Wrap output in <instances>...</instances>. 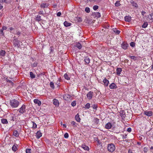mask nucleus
<instances>
[{
  "mask_svg": "<svg viewBox=\"0 0 153 153\" xmlns=\"http://www.w3.org/2000/svg\"><path fill=\"white\" fill-rule=\"evenodd\" d=\"M71 105L73 106H74L76 105V101H74L71 103Z\"/></svg>",
  "mask_w": 153,
  "mask_h": 153,
  "instance_id": "de8ad7c7",
  "label": "nucleus"
},
{
  "mask_svg": "<svg viewBox=\"0 0 153 153\" xmlns=\"http://www.w3.org/2000/svg\"><path fill=\"white\" fill-rule=\"evenodd\" d=\"M120 5L121 4L120 3V1H117L115 3V5L116 7H118L120 6Z\"/></svg>",
  "mask_w": 153,
  "mask_h": 153,
  "instance_id": "f704fd0d",
  "label": "nucleus"
},
{
  "mask_svg": "<svg viewBox=\"0 0 153 153\" xmlns=\"http://www.w3.org/2000/svg\"><path fill=\"white\" fill-rule=\"evenodd\" d=\"M64 137L65 138H68L69 137V135L68 133H66L64 134Z\"/></svg>",
  "mask_w": 153,
  "mask_h": 153,
  "instance_id": "37998d69",
  "label": "nucleus"
},
{
  "mask_svg": "<svg viewBox=\"0 0 153 153\" xmlns=\"http://www.w3.org/2000/svg\"><path fill=\"white\" fill-rule=\"evenodd\" d=\"M21 34V33L20 32H18L16 33V34L18 35H20Z\"/></svg>",
  "mask_w": 153,
  "mask_h": 153,
  "instance_id": "0e129e2a",
  "label": "nucleus"
},
{
  "mask_svg": "<svg viewBox=\"0 0 153 153\" xmlns=\"http://www.w3.org/2000/svg\"><path fill=\"white\" fill-rule=\"evenodd\" d=\"M144 114L150 117L152 115V112L151 111H146L144 112Z\"/></svg>",
  "mask_w": 153,
  "mask_h": 153,
  "instance_id": "0eeeda50",
  "label": "nucleus"
},
{
  "mask_svg": "<svg viewBox=\"0 0 153 153\" xmlns=\"http://www.w3.org/2000/svg\"><path fill=\"white\" fill-rule=\"evenodd\" d=\"M103 82L104 85L105 86V87L107 86L108 85V84L109 83V81L108 80L106 79L105 78L103 80Z\"/></svg>",
  "mask_w": 153,
  "mask_h": 153,
  "instance_id": "6e6552de",
  "label": "nucleus"
},
{
  "mask_svg": "<svg viewBox=\"0 0 153 153\" xmlns=\"http://www.w3.org/2000/svg\"><path fill=\"white\" fill-rule=\"evenodd\" d=\"M6 81L7 82L10 83L12 85H13V82L11 80L7 79H6Z\"/></svg>",
  "mask_w": 153,
  "mask_h": 153,
  "instance_id": "79ce46f5",
  "label": "nucleus"
},
{
  "mask_svg": "<svg viewBox=\"0 0 153 153\" xmlns=\"http://www.w3.org/2000/svg\"><path fill=\"white\" fill-rule=\"evenodd\" d=\"M13 134L16 137H18L19 135V134L17 130H14L13 131Z\"/></svg>",
  "mask_w": 153,
  "mask_h": 153,
  "instance_id": "4be33fe9",
  "label": "nucleus"
},
{
  "mask_svg": "<svg viewBox=\"0 0 153 153\" xmlns=\"http://www.w3.org/2000/svg\"><path fill=\"white\" fill-rule=\"evenodd\" d=\"M13 44L15 47L18 46L19 47V45L18 39H15L13 40Z\"/></svg>",
  "mask_w": 153,
  "mask_h": 153,
  "instance_id": "f8f14e48",
  "label": "nucleus"
},
{
  "mask_svg": "<svg viewBox=\"0 0 153 153\" xmlns=\"http://www.w3.org/2000/svg\"><path fill=\"white\" fill-rule=\"evenodd\" d=\"M6 53L5 51L4 50H1L0 52V55L2 56H4Z\"/></svg>",
  "mask_w": 153,
  "mask_h": 153,
  "instance_id": "a878e982",
  "label": "nucleus"
},
{
  "mask_svg": "<svg viewBox=\"0 0 153 153\" xmlns=\"http://www.w3.org/2000/svg\"><path fill=\"white\" fill-rule=\"evenodd\" d=\"M85 11L87 13H89L90 12V9L89 7H86L85 8Z\"/></svg>",
  "mask_w": 153,
  "mask_h": 153,
  "instance_id": "a19ab883",
  "label": "nucleus"
},
{
  "mask_svg": "<svg viewBox=\"0 0 153 153\" xmlns=\"http://www.w3.org/2000/svg\"><path fill=\"white\" fill-rule=\"evenodd\" d=\"M93 93V92L90 91L87 94V97L89 100L91 99L92 97Z\"/></svg>",
  "mask_w": 153,
  "mask_h": 153,
  "instance_id": "423d86ee",
  "label": "nucleus"
},
{
  "mask_svg": "<svg viewBox=\"0 0 153 153\" xmlns=\"http://www.w3.org/2000/svg\"><path fill=\"white\" fill-rule=\"evenodd\" d=\"M107 149L109 151L112 152L114 151L115 148L114 145L113 144L111 143L108 145Z\"/></svg>",
  "mask_w": 153,
  "mask_h": 153,
  "instance_id": "f03ea898",
  "label": "nucleus"
},
{
  "mask_svg": "<svg viewBox=\"0 0 153 153\" xmlns=\"http://www.w3.org/2000/svg\"><path fill=\"white\" fill-rule=\"evenodd\" d=\"M49 5L48 4L45 3H43L41 4L40 5V7L42 8H45L46 7H47Z\"/></svg>",
  "mask_w": 153,
  "mask_h": 153,
  "instance_id": "aec40b11",
  "label": "nucleus"
},
{
  "mask_svg": "<svg viewBox=\"0 0 153 153\" xmlns=\"http://www.w3.org/2000/svg\"><path fill=\"white\" fill-rule=\"evenodd\" d=\"M93 8L94 10H96L98 8V6L97 5H94V6Z\"/></svg>",
  "mask_w": 153,
  "mask_h": 153,
  "instance_id": "c03bdc74",
  "label": "nucleus"
},
{
  "mask_svg": "<svg viewBox=\"0 0 153 153\" xmlns=\"http://www.w3.org/2000/svg\"><path fill=\"white\" fill-rule=\"evenodd\" d=\"M11 118H12V119H11V120H13V121H14V117L13 116H11Z\"/></svg>",
  "mask_w": 153,
  "mask_h": 153,
  "instance_id": "774afa93",
  "label": "nucleus"
},
{
  "mask_svg": "<svg viewBox=\"0 0 153 153\" xmlns=\"http://www.w3.org/2000/svg\"><path fill=\"white\" fill-rule=\"evenodd\" d=\"M50 85L52 89H54L55 88L54 83L53 82H50Z\"/></svg>",
  "mask_w": 153,
  "mask_h": 153,
  "instance_id": "473e14b6",
  "label": "nucleus"
},
{
  "mask_svg": "<svg viewBox=\"0 0 153 153\" xmlns=\"http://www.w3.org/2000/svg\"><path fill=\"white\" fill-rule=\"evenodd\" d=\"M61 15V13L60 12H58L57 14V16H59Z\"/></svg>",
  "mask_w": 153,
  "mask_h": 153,
  "instance_id": "4d7b16f0",
  "label": "nucleus"
},
{
  "mask_svg": "<svg viewBox=\"0 0 153 153\" xmlns=\"http://www.w3.org/2000/svg\"><path fill=\"white\" fill-rule=\"evenodd\" d=\"M93 108H94V109H96L97 108V107L96 105H94L93 106Z\"/></svg>",
  "mask_w": 153,
  "mask_h": 153,
  "instance_id": "680f3d73",
  "label": "nucleus"
},
{
  "mask_svg": "<svg viewBox=\"0 0 153 153\" xmlns=\"http://www.w3.org/2000/svg\"><path fill=\"white\" fill-rule=\"evenodd\" d=\"M146 12L144 11H142V13H141V14H142V15L144 16L145 14L146 13Z\"/></svg>",
  "mask_w": 153,
  "mask_h": 153,
  "instance_id": "6e6d98bb",
  "label": "nucleus"
},
{
  "mask_svg": "<svg viewBox=\"0 0 153 153\" xmlns=\"http://www.w3.org/2000/svg\"><path fill=\"white\" fill-rule=\"evenodd\" d=\"M84 61L86 64H88L90 62V59L88 57H86L84 59Z\"/></svg>",
  "mask_w": 153,
  "mask_h": 153,
  "instance_id": "393cba45",
  "label": "nucleus"
},
{
  "mask_svg": "<svg viewBox=\"0 0 153 153\" xmlns=\"http://www.w3.org/2000/svg\"><path fill=\"white\" fill-rule=\"evenodd\" d=\"M26 105H23L18 110V111L21 114H23L26 112Z\"/></svg>",
  "mask_w": 153,
  "mask_h": 153,
  "instance_id": "7ed1b4c3",
  "label": "nucleus"
},
{
  "mask_svg": "<svg viewBox=\"0 0 153 153\" xmlns=\"http://www.w3.org/2000/svg\"><path fill=\"white\" fill-rule=\"evenodd\" d=\"M37 65V63H34L33 64L32 66L33 67H35Z\"/></svg>",
  "mask_w": 153,
  "mask_h": 153,
  "instance_id": "5fc2aeb1",
  "label": "nucleus"
},
{
  "mask_svg": "<svg viewBox=\"0 0 153 153\" xmlns=\"http://www.w3.org/2000/svg\"><path fill=\"white\" fill-rule=\"evenodd\" d=\"M64 77L65 78L68 80L70 79V78L69 76L66 73L64 75Z\"/></svg>",
  "mask_w": 153,
  "mask_h": 153,
  "instance_id": "c85d7f7f",
  "label": "nucleus"
},
{
  "mask_svg": "<svg viewBox=\"0 0 153 153\" xmlns=\"http://www.w3.org/2000/svg\"><path fill=\"white\" fill-rule=\"evenodd\" d=\"M42 136V134L40 131H37L36 133V137L37 139H39Z\"/></svg>",
  "mask_w": 153,
  "mask_h": 153,
  "instance_id": "4468645a",
  "label": "nucleus"
},
{
  "mask_svg": "<svg viewBox=\"0 0 153 153\" xmlns=\"http://www.w3.org/2000/svg\"><path fill=\"white\" fill-rule=\"evenodd\" d=\"M30 76L31 79H33L35 77L36 75L33 74V72H30Z\"/></svg>",
  "mask_w": 153,
  "mask_h": 153,
  "instance_id": "bb28decb",
  "label": "nucleus"
},
{
  "mask_svg": "<svg viewBox=\"0 0 153 153\" xmlns=\"http://www.w3.org/2000/svg\"><path fill=\"white\" fill-rule=\"evenodd\" d=\"M33 102L35 104H37L39 106H40L41 104V102L37 99H35L34 100Z\"/></svg>",
  "mask_w": 153,
  "mask_h": 153,
  "instance_id": "ddd939ff",
  "label": "nucleus"
},
{
  "mask_svg": "<svg viewBox=\"0 0 153 153\" xmlns=\"http://www.w3.org/2000/svg\"><path fill=\"white\" fill-rule=\"evenodd\" d=\"M126 137H127V135H125L124 136L123 135V136H122V138L123 139L126 138Z\"/></svg>",
  "mask_w": 153,
  "mask_h": 153,
  "instance_id": "052dcab7",
  "label": "nucleus"
},
{
  "mask_svg": "<svg viewBox=\"0 0 153 153\" xmlns=\"http://www.w3.org/2000/svg\"><path fill=\"white\" fill-rule=\"evenodd\" d=\"M147 149L146 147H144V151L145 152H146L147 151Z\"/></svg>",
  "mask_w": 153,
  "mask_h": 153,
  "instance_id": "bf43d9fd",
  "label": "nucleus"
},
{
  "mask_svg": "<svg viewBox=\"0 0 153 153\" xmlns=\"http://www.w3.org/2000/svg\"><path fill=\"white\" fill-rule=\"evenodd\" d=\"M38 13L39 15L43 14L44 15V14L43 11L42 10L38 12Z\"/></svg>",
  "mask_w": 153,
  "mask_h": 153,
  "instance_id": "8fccbe9b",
  "label": "nucleus"
},
{
  "mask_svg": "<svg viewBox=\"0 0 153 153\" xmlns=\"http://www.w3.org/2000/svg\"><path fill=\"white\" fill-rule=\"evenodd\" d=\"M3 7V6H2V5L0 4V10H1L2 9Z\"/></svg>",
  "mask_w": 153,
  "mask_h": 153,
  "instance_id": "69168bd1",
  "label": "nucleus"
},
{
  "mask_svg": "<svg viewBox=\"0 0 153 153\" xmlns=\"http://www.w3.org/2000/svg\"><path fill=\"white\" fill-rule=\"evenodd\" d=\"M71 24V23H68L67 21H65L64 23V25L66 27H68L70 26Z\"/></svg>",
  "mask_w": 153,
  "mask_h": 153,
  "instance_id": "412c9836",
  "label": "nucleus"
},
{
  "mask_svg": "<svg viewBox=\"0 0 153 153\" xmlns=\"http://www.w3.org/2000/svg\"><path fill=\"white\" fill-rule=\"evenodd\" d=\"M90 107V104L89 103H87L85 105V108L88 109Z\"/></svg>",
  "mask_w": 153,
  "mask_h": 153,
  "instance_id": "e433bc0d",
  "label": "nucleus"
},
{
  "mask_svg": "<svg viewBox=\"0 0 153 153\" xmlns=\"http://www.w3.org/2000/svg\"><path fill=\"white\" fill-rule=\"evenodd\" d=\"M1 32V35H4V33H3V30L2 29H1L0 30Z\"/></svg>",
  "mask_w": 153,
  "mask_h": 153,
  "instance_id": "603ef678",
  "label": "nucleus"
},
{
  "mask_svg": "<svg viewBox=\"0 0 153 153\" xmlns=\"http://www.w3.org/2000/svg\"><path fill=\"white\" fill-rule=\"evenodd\" d=\"M95 15L98 18H99L101 16V14L99 12H97L95 13Z\"/></svg>",
  "mask_w": 153,
  "mask_h": 153,
  "instance_id": "ea45409f",
  "label": "nucleus"
},
{
  "mask_svg": "<svg viewBox=\"0 0 153 153\" xmlns=\"http://www.w3.org/2000/svg\"><path fill=\"white\" fill-rule=\"evenodd\" d=\"M7 28L5 26H3L2 28V29L3 30H6Z\"/></svg>",
  "mask_w": 153,
  "mask_h": 153,
  "instance_id": "13d9d810",
  "label": "nucleus"
},
{
  "mask_svg": "<svg viewBox=\"0 0 153 153\" xmlns=\"http://www.w3.org/2000/svg\"><path fill=\"white\" fill-rule=\"evenodd\" d=\"M76 46L79 49H81L82 48L81 45L79 42L76 43Z\"/></svg>",
  "mask_w": 153,
  "mask_h": 153,
  "instance_id": "b1692460",
  "label": "nucleus"
},
{
  "mask_svg": "<svg viewBox=\"0 0 153 153\" xmlns=\"http://www.w3.org/2000/svg\"><path fill=\"white\" fill-rule=\"evenodd\" d=\"M60 80L59 79H58L57 82H56V83H55V84L57 85V86H59L60 85Z\"/></svg>",
  "mask_w": 153,
  "mask_h": 153,
  "instance_id": "a18cd8bd",
  "label": "nucleus"
},
{
  "mask_svg": "<svg viewBox=\"0 0 153 153\" xmlns=\"http://www.w3.org/2000/svg\"><path fill=\"white\" fill-rule=\"evenodd\" d=\"M32 122L33 124V128H37V125L33 121Z\"/></svg>",
  "mask_w": 153,
  "mask_h": 153,
  "instance_id": "58836bf2",
  "label": "nucleus"
},
{
  "mask_svg": "<svg viewBox=\"0 0 153 153\" xmlns=\"http://www.w3.org/2000/svg\"><path fill=\"white\" fill-rule=\"evenodd\" d=\"M63 127L64 128H66V126L65 124H63Z\"/></svg>",
  "mask_w": 153,
  "mask_h": 153,
  "instance_id": "338daca9",
  "label": "nucleus"
},
{
  "mask_svg": "<svg viewBox=\"0 0 153 153\" xmlns=\"http://www.w3.org/2000/svg\"><path fill=\"white\" fill-rule=\"evenodd\" d=\"M125 21L128 22H130L131 20V17L129 16H126L124 18Z\"/></svg>",
  "mask_w": 153,
  "mask_h": 153,
  "instance_id": "2eb2a0df",
  "label": "nucleus"
},
{
  "mask_svg": "<svg viewBox=\"0 0 153 153\" xmlns=\"http://www.w3.org/2000/svg\"><path fill=\"white\" fill-rule=\"evenodd\" d=\"M121 46L123 49L126 50L128 47V45L127 42H124L122 43Z\"/></svg>",
  "mask_w": 153,
  "mask_h": 153,
  "instance_id": "39448f33",
  "label": "nucleus"
},
{
  "mask_svg": "<svg viewBox=\"0 0 153 153\" xmlns=\"http://www.w3.org/2000/svg\"><path fill=\"white\" fill-rule=\"evenodd\" d=\"M148 25V24L147 22H145L143 23V25H142V27L143 28H145L147 27Z\"/></svg>",
  "mask_w": 153,
  "mask_h": 153,
  "instance_id": "c9c22d12",
  "label": "nucleus"
},
{
  "mask_svg": "<svg viewBox=\"0 0 153 153\" xmlns=\"http://www.w3.org/2000/svg\"><path fill=\"white\" fill-rule=\"evenodd\" d=\"M10 104L11 106L13 108H16L19 105V102L17 100L15 99H13L10 101Z\"/></svg>",
  "mask_w": 153,
  "mask_h": 153,
  "instance_id": "f257e3e1",
  "label": "nucleus"
},
{
  "mask_svg": "<svg viewBox=\"0 0 153 153\" xmlns=\"http://www.w3.org/2000/svg\"><path fill=\"white\" fill-rule=\"evenodd\" d=\"M128 153H133L131 149H129L128 151Z\"/></svg>",
  "mask_w": 153,
  "mask_h": 153,
  "instance_id": "e2e57ef3",
  "label": "nucleus"
},
{
  "mask_svg": "<svg viewBox=\"0 0 153 153\" xmlns=\"http://www.w3.org/2000/svg\"><path fill=\"white\" fill-rule=\"evenodd\" d=\"M71 124L72 126H73L74 127H76L77 126V124L74 121H72L71 122Z\"/></svg>",
  "mask_w": 153,
  "mask_h": 153,
  "instance_id": "72a5a7b5",
  "label": "nucleus"
},
{
  "mask_svg": "<svg viewBox=\"0 0 153 153\" xmlns=\"http://www.w3.org/2000/svg\"><path fill=\"white\" fill-rule=\"evenodd\" d=\"M133 6L136 7H138L137 4L135 3H134L133 4Z\"/></svg>",
  "mask_w": 153,
  "mask_h": 153,
  "instance_id": "864d4df0",
  "label": "nucleus"
},
{
  "mask_svg": "<svg viewBox=\"0 0 153 153\" xmlns=\"http://www.w3.org/2000/svg\"><path fill=\"white\" fill-rule=\"evenodd\" d=\"M130 45L132 47H134L135 46V44L134 42H131L130 43Z\"/></svg>",
  "mask_w": 153,
  "mask_h": 153,
  "instance_id": "49530a36",
  "label": "nucleus"
},
{
  "mask_svg": "<svg viewBox=\"0 0 153 153\" xmlns=\"http://www.w3.org/2000/svg\"><path fill=\"white\" fill-rule=\"evenodd\" d=\"M12 150L14 152H16L17 150V148L16 146L15 145H14L12 147Z\"/></svg>",
  "mask_w": 153,
  "mask_h": 153,
  "instance_id": "7c9ffc66",
  "label": "nucleus"
},
{
  "mask_svg": "<svg viewBox=\"0 0 153 153\" xmlns=\"http://www.w3.org/2000/svg\"><path fill=\"white\" fill-rule=\"evenodd\" d=\"M1 122L3 124H7L8 123L7 120L5 119H2L1 120Z\"/></svg>",
  "mask_w": 153,
  "mask_h": 153,
  "instance_id": "cd10ccee",
  "label": "nucleus"
},
{
  "mask_svg": "<svg viewBox=\"0 0 153 153\" xmlns=\"http://www.w3.org/2000/svg\"><path fill=\"white\" fill-rule=\"evenodd\" d=\"M130 58L131 59H133L134 61L136 60L137 59V57L134 56H130Z\"/></svg>",
  "mask_w": 153,
  "mask_h": 153,
  "instance_id": "4c0bfd02",
  "label": "nucleus"
},
{
  "mask_svg": "<svg viewBox=\"0 0 153 153\" xmlns=\"http://www.w3.org/2000/svg\"><path fill=\"white\" fill-rule=\"evenodd\" d=\"M30 150V149H27L26 150V153H31Z\"/></svg>",
  "mask_w": 153,
  "mask_h": 153,
  "instance_id": "09e8293b",
  "label": "nucleus"
},
{
  "mask_svg": "<svg viewBox=\"0 0 153 153\" xmlns=\"http://www.w3.org/2000/svg\"><path fill=\"white\" fill-rule=\"evenodd\" d=\"M148 17L149 19L153 21V12L149 15L148 16Z\"/></svg>",
  "mask_w": 153,
  "mask_h": 153,
  "instance_id": "2f4dec72",
  "label": "nucleus"
},
{
  "mask_svg": "<svg viewBox=\"0 0 153 153\" xmlns=\"http://www.w3.org/2000/svg\"><path fill=\"white\" fill-rule=\"evenodd\" d=\"M75 119L78 122H80L81 119L79 117V115L78 114H77L75 116Z\"/></svg>",
  "mask_w": 153,
  "mask_h": 153,
  "instance_id": "f3484780",
  "label": "nucleus"
},
{
  "mask_svg": "<svg viewBox=\"0 0 153 153\" xmlns=\"http://www.w3.org/2000/svg\"><path fill=\"white\" fill-rule=\"evenodd\" d=\"M82 147L85 150L88 151L89 150V147L84 144L82 145Z\"/></svg>",
  "mask_w": 153,
  "mask_h": 153,
  "instance_id": "a211bd4d",
  "label": "nucleus"
},
{
  "mask_svg": "<svg viewBox=\"0 0 153 153\" xmlns=\"http://www.w3.org/2000/svg\"><path fill=\"white\" fill-rule=\"evenodd\" d=\"M112 126L110 122H108L105 125V127L107 129H109L111 128Z\"/></svg>",
  "mask_w": 153,
  "mask_h": 153,
  "instance_id": "9b49d317",
  "label": "nucleus"
},
{
  "mask_svg": "<svg viewBox=\"0 0 153 153\" xmlns=\"http://www.w3.org/2000/svg\"><path fill=\"white\" fill-rule=\"evenodd\" d=\"M110 88L111 89H114L116 88H117V85L114 83H112L109 86Z\"/></svg>",
  "mask_w": 153,
  "mask_h": 153,
  "instance_id": "1a4fd4ad",
  "label": "nucleus"
},
{
  "mask_svg": "<svg viewBox=\"0 0 153 153\" xmlns=\"http://www.w3.org/2000/svg\"><path fill=\"white\" fill-rule=\"evenodd\" d=\"M53 104L56 106H59V104L58 100L56 99H54L53 100Z\"/></svg>",
  "mask_w": 153,
  "mask_h": 153,
  "instance_id": "9d476101",
  "label": "nucleus"
},
{
  "mask_svg": "<svg viewBox=\"0 0 153 153\" xmlns=\"http://www.w3.org/2000/svg\"><path fill=\"white\" fill-rule=\"evenodd\" d=\"M94 121L96 124H97L99 122V120L97 118H94Z\"/></svg>",
  "mask_w": 153,
  "mask_h": 153,
  "instance_id": "c756f323",
  "label": "nucleus"
},
{
  "mask_svg": "<svg viewBox=\"0 0 153 153\" xmlns=\"http://www.w3.org/2000/svg\"><path fill=\"white\" fill-rule=\"evenodd\" d=\"M36 20L38 22L41 21L42 20L41 19V16L39 15H38L36 17Z\"/></svg>",
  "mask_w": 153,
  "mask_h": 153,
  "instance_id": "5701e85b",
  "label": "nucleus"
},
{
  "mask_svg": "<svg viewBox=\"0 0 153 153\" xmlns=\"http://www.w3.org/2000/svg\"><path fill=\"white\" fill-rule=\"evenodd\" d=\"M63 98L64 100L68 101L72 99V97L69 94H66L64 95Z\"/></svg>",
  "mask_w": 153,
  "mask_h": 153,
  "instance_id": "20e7f679",
  "label": "nucleus"
},
{
  "mask_svg": "<svg viewBox=\"0 0 153 153\" xmlns=\"http://www.w3.org/2000/svg\"><path fill=\"white\" fill-rule=\"evenodd\" d=\"M127 131L128 132H130L131 131V128L129 127L127 128Z\"/></svg>",
  "mask_w": 153,
  "mask_h": 153,
  "instance_id": "3c124183",
  "label": "nucleus"
},
{
  "mask_svg": "<svg viewBox=\"0 0 153 153\" xmlns=\"http://www.w3.org/2000/svg\"><path fill=\"white\" fill-rule=\"evenodd\" d=\"M122 71V69L120 68H117L116 69L117 73V75H120Z\"/></svg>",
  "mask_w": 153,
  "mask_h": 153,
  "instance_id": "dca6fc26",
  "label": "nucleus"
},
{
  "mask_svg": "<svg viewBox=\"0 0 153 153\" xmlns=\"http://www.w3.org/2000/svg\"><path fill=\"white\" fill-rule=\"evenodd\" d=\"M112 30L115 33L117 34H119L120 32V31L117 30L116 28H113Z\"/></svg>",
  "mask_w": 153,
  "mask_h": 153,
  "instance_id": "6ab92c4d",
  "label": "nucleus"
}]
</instances>
